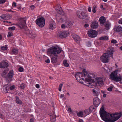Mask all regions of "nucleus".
Instances as JSON below:
<instances>
[{
    "mask_svg": "<svg viewBox=\"0 0 122 122\" xmlns=\"http://www.w3.org/2000/svg\"><path fill=\"white\" fill-rule=\"evenodd\" d=\"M100 114L102 119L106 122H114L119 119L122 116V112H117L110 114L107 112L102 106L100 109Z\"/></svg>",
    "mask_w": 122,
    "mask_h": 122,
    "instance_id": "obj_1",
    "label": "nucleus"
},
{
    "mask_svg": "<svg viewBox=\"0 0 122 122\" xmlns=\"http://www.w3.org/2000/svg\"><path fill=\"white\" fill-rule=\"evenodd\" d=\"M114 51V49L113 48H110V49L107 51L106 53L103 54L100 57L101 61L104 63L108 62L110 56L113 58V54Z\"/></svg>",
    "mask_w": 122,
    "mask_h": 122,
    "instance_id": "obj_2",
    "label": "nucleus"
},
{
    "mask_svg": "<svg viewBox=\"0 0 122 122\" xmlns=\"http://www.w3.org/2000/svg\"><path fill=\"white\" fill-rule=\"evenodd\" d=\"M61 51V48L54 46L51 47L47 49V54L50 56L57 55Z\"/></svg>",
    "mask_w": 122,
    "mask_h": 122,
    "instance_id": "obj_3",
    "label": "nucleus"
},
{
    "mask_svg": "<svg viewBox=\"0 0 122 122\" xmlns=\"http://www.w3.org/2000/svg\"><path fill=\"white\" fill-rule=\"evenodd\" d=\"M118 70H116L112 72L109 76V78L116 82L121 81L122 77L121 76H117Z\"/></svg>",
    "mask_w": 122,
    "mask_h": 122,
    "instance_id": "obj_4",
    "label": "nucleus"
},
{
    "mask_svg": "<svg viewBox=\"0 0 122 122\" xmlns=\"http://www.w3.org/2000/svg\"><path fill=\"white\" fill-rule=\"evenodd\" d=\"M36 24L40 27H43L45 24V20L43 17L39 18L37 19L36 21Z\"/></svg>",
    "mask_w": 122,
    "mask_h": 122,
    "instance_id": "obj_5",
    "label": "nucleus"
},
{
    "mask_svg": "<svg viewBox=\"0 0 122 122\" xmlns=\"http://www.w3.org/2000/svg\"><path fill=\"white\" fill-rule=\"evenodd\" d=\"M26 20L25 18H21L19 19L18 25L21 29H23L25 26Z\"/></svg>",
    "mask_w": 122,
    "mask_h": 122,
    "instance_id": "obj_6",
    "label": "nucleus"
},
{
    "mask_svg": "<svg viewBox=\"0 0 122 122\" xmlns=\"http://www.w3.org/2000/svg\"><path fill=\"white\" fill-rule=\"evenodd\" d=\"M87 34L90 37L92 38L96 37L97 35V31L92 29H91L88 30Z\"/></svg>",
    "mask_w": 122,
    "mask_h": 122,
    "instance_id": "obj_7",
    "label": "nucleus"
},
{
    "mask_svg": "<svg viewBox=\"0 0 122 122\" xmlns=\"http://www.w3.org/2000/svg\"><path fill=\"white\" fill-rule=\"evenodd\" d=\"M13 75V70L10 71L8 73L7 76H5V79L6 81L7 82H10L11 81L10 78H12Z\"/></svg>",
    "mask_w": 122,
    "mask_h": 122,
    "instance_id": "obj_8",
    "label": "nucleus"
},
{
    "mask_svg": "<svg viewBox=\"0 0 122 122\" xmlns=\"http://www.w3.org/2000/svg\"><path fill=\"white\" fill-rule=\"evenodd\" d=\"M88 78H86V81L88 82H89L92 81H93L94 79L93 78H96V77H95V75L93 73H89L88 74Z\"/></svg>",
    "mask_w": 122,
    "mask_h": 122,
    "instance_id": "obj_9",
    "label": "nucleus"
},
{
    "mask_svg": "<svg viewBox=\"0 0 122 122\" xmlns=\"http://www.w3.org/2000/svg\"><path fill=\"white\" fill-rule=\"evenodd\" d=\"M80 15L78 14L77 15L78 17L81 19H85L88 16L87 13L85 12H81L80 13Z\"/></svg>",
    "mask_w": 122,
    "mask_h": 122,
    "instance_id": "obj_10",
    "label": "nucleus"
},
{
    "mask_svg": "<svg viewBox=\"0 0 122 122\" xmlns=\"http://www.w3.org/2000/svg\"><path fill=\"white\" fill-rule=\"evenodd\" d=\"M57 35L58 37L62 38H65L67 36L66 33L64 31L59 32L57 33Z\"/></svg>",
    "mask_w": 122,
    "mask_h": 122,
    "instance_id": "obj_11",
    "label": "nucleus"
},
{
    "mask_svg": "<svg viewBox=\"0 0 122 122\" xmlns=\"http://www.w3.org/2000/svg\"><path fill=\"white\" fill-rule=\"evenodd\" d=\"M101 101L97 97H95L93 101V103L95 107L98 106L100 104Z\"/></svg>",
    "mask_w": 122,
    "mask_h": 122,
    "instance_id": "obj_12",
    "label": "nucleus"
},
{
    "mask_svg": "<svg viewBox=\"0 0 122 122\" xmlns=\"http://www.w3.org/2000/svg\"><path fill=\"white\" fill-rule=\"evenodd\" d=\"M83 73L81 74V77L84 76L85 77V80L86 81V78H88V74L87 72L86 71V70L85 69L83 70Z\"/></svg>",
    "mask_w": 122,
    "mask_h": 122,
    "instance_id": "obj_13",
    "label": "nucleus"
},
{
    "mask_svg": "<svg viewBox=\"0 0 122 122\" xmlns=\"http://www.w3.org/2000/svg\"><path fill=\"white\" fill-rule=\"evenodd\" d=\"M98 23L97 21H94L91 23V27L93 29L97 28L98 27Z\"/></svg>",
    "mask_w": 122,
    "mask_h": 122,
    "instance_id": "obj_14",
    "label": "nucleus"
},
{
    "mask_svg": "<svg viewBox=\"0 0 122 122\" xmlns=\"http://www.w3.org/2000/svg\"><path fill=\"white\" fill-rule=\"evenodd\" d=\"M56 10L61 15H63L64 14V12L62 10L61 7H57L56 9Z\"/></svg>",
    "mask_w": 122,
    "mask_h": 122,
    "instance_id": "obj_15",
    "label": "nucleus"
},
{
    "mask_svg": "<svg viewBox=\"0 0 122 122\" xmlns=\"http://www.w3.org/2000/svg\"><path fill=\"white\" fill-rule=\"evenodd\" d=\"M53 56L51 58V62L52 63H56L57 61V55H55Z\"/></svg>",
    "mask_w": 122,
    "mask_h": 122,
    "instance_id": "obj_16",
    "label": "nucleus"
},
{
    "mask_svg": "<svg viewBox=\"0 0 122 122\" xmlns=\"http://www.w3.org/2000/svg\"><path fill=\"white\" fill-rule=\"evenodd\" d=\"M122 28L121 26L117 25L115 27L114 30L117 32H119L122 30Z\"/></svg>",
    "mask_w": 122,
    "mask_h": 122,
    "instance_id": "obj_17",
    "label": "nucleus"
},
{
    "mask_svg": "<svg viewBox=\"0 0 122 122\" xmlns=\"http://www.w3.org/2000/svg\"><path fill=\"white\" fill-rule=\"evenodd\" d=\"M50 119L51 122H55L56 120V115L54 112V114L50 116Z\"/></svg>",
    "mask_w": 122,
    "mask_h": 122,
    "instance_id": "obj_18",
    "label": "nucleus"
},
{
    "mask_svg": "<svg viewBox=\"0 0 122 122\" xmlns=\"http://www.w3.org/2000/svg\"><path fill=\"white\" fill-rule=\"evenodd\" d=\"M99 20L101 24H103L105 22L106 19L104 17L102 16L100 17Z\"/></svg>",
    "mask_w": 122,
    "mask_h": 122,
    "instance_id": "obj_19",
    "label": "nucleus"
},
{
    "mask_svg": "<svg viewBox=\"0 0 122 122\" xmlns=\"http://www.w3.org/2000/svg\"><path fill=\"white\" fill-rule=\"evenodd\" d=\"M28 36L31 38L35 37L36 36V33L34 31L32 30L31 31L30 34L28 35Z\"/></svg>",
    "mask_w": 122,
    "mask_h": 122,
    "instance_id": "obj_20",
    "label": "nucleus"
},
{
    "mask_svg": "<svg viewBox=\"0 0 122 122\" xmlns=\"http://www.w3.org/2000/svg\"><path fill=\"white\" fill-rule=\"evenodd\" d=\"M55 23L53 21L51 22L50 23L49 25L50 29L53 30L55 27Z\"/></svg>",
    "mask_w": 122,
    "mask_h": 122,
    "instance_id": "obj_21",
    "label": "nucleus"
},
{
    "mask_svg": "<svg viewBox=\"0 0 122 122\" xmlns=\"http://www.w3.org/2000/svg\"><path fill=\"white\" fill-rule=\"evenodd\" d=\"M92 107H90L89 109H87L85 110L84 113L86 115H88L91 112V108Z\"/></svg>",
    "mask_w": 122,
    "mask_h": 122,
    "instance_id": "obj_22",
    "label": "nucleus"
},
{
    "mask_svg": "<svg viewBox=\"0 0 122 122\" xmlns=\"http://www.w3.org/2000/svg\"><path fill=\"white\" fill-rule=\"evenodd\" d=\"M15 101L16 103L18 104H22V102L20 100L19 98L17 96L15 97Z\"/></svg>",
    "mask_w": 122,
    "mask_h": 122,
    "instance_id": "obj_23",
    "label": "nucleus"
},
{
    "mask_svg": "<svg viewBox=\"0 0 122 122\" xmlns=\"http://www.w3.org/2000/svg\"><path fill=\"white\" fill-rule=\"evenodd\" d=\"M1 64L3 66V68H6L8 66V64L5 61H1Z\"/></svg>",
    "mask_w": 122,
    "mask_h": 122,
    "instance_id": "obj_24",
    "label": "nucleus"
},
{
    "mask_svg": "<svg viewBox=\"0 0 122 122\" xmlns=\"http://www.w3.org/2000/svg\"><path fill=\"white\" fill-rule=\"evenodd\" d=\"M106 28V29L107 30H108L110 26V23L109 22H105L104 24Z\"/></svg>",
    "mask_w": 122,
    "mask_h": 122,
    "instance_id": "obj_25",
    "label": "nucleus"
},
{
    "mask_svg": "<svg viewBox=\"0 0 122 122\" xmlns=\"http://www.w3.org/2000/svg\"><path fill=\"white\" fill-rule=\"evenodd\" d=\"M99 39L100 40H107L108 39V37L107 36H102L99 38Z\"/></svg>",
    "mask_w": 122,
    "mask_h": 122,
    "instance_id": "obj_26",
    "label": "nucleus"
},
{
    "mask_svg": "<svg viewBox=\"0 0 122 122\" xmlns=\"http://www.w3.org/2000/svg\"><path fill=\"white\" fill-rule=\"evenodd\" d=\"M77 116L79 117H83V113L82 111H80L78 112L77 114Z\"/></svg>",
    "mask_w": 122,
    "mask_h": 122,
    "instance_id": "obj_27",
    "label": "nucleus"
},
{
    "mask_svg": "<svg viewBox=\"0 0 122 122\" xmlns=\"http://www.w3.org/2000/svg\"><path fill=\"white\" fill-rule=\"evenodd\" d=\"M3 73H2L1 75L2 77H5V75L7 73V71L5 70H4L3 72Z\"/></svg>",
    "mask_w": 122,
    "mask_h": 122,
    "instance_id": "obj_28",
    "label": "nucleus"
},
{
    "mask_svg": "<svg viewBox=\"0 0 122 122\" xmlns=\"http://www.w3.org/2000/svg\"><path fill=\"white\" fill-rule=\"evenodd\" d=\"M8 14H4L3 16H0L2 19H6V17L9 16Z\"/></svg>",
    "mask_w": 122,
    "mask_h": 122,
    "instance_id": "obj_29",
    "label": "nucleus"
},
{
    "mask_svg": "<svg viewBox=\"0 0 122 122\" xmlns=\"http://www.w3.org/2000/svg\"><path fill=\"white\" fill-rule=\"evenodd\" d=\"M63 62V64L65 66L68 67L69 66V64L67 63V61L66 60H64Z\"/></svg>",
    "mask_w": 122,
    "mask_h": 122,
    "instance_id": "obj_30",
    "label": "nucleus"
},
{
    "mask_svg": "<svg viewBox=\"0 0 122 122\" xmlns=\"http://www.w3.org/2000/svg\"><path fill=\"white\" fill-rule=\"evenodd\" d=\"M1 50L3 51L6 50L7 49V45H6L5 46H2L1 47Z\"/></svg>",
    "mask_w": 122,
    "mask_h": 122,
    "instance_id": "obj_31",
    "label": "nucleus"
},
{
    "mask_svg": "<svg viewBox=\"0 0 122 122\" xmlns=\"http://www.w3.org/2000/svg\"><path fill=\"white\" fill-rule=\"evenodd\" d=\"M68 111L69 112V113H70V114H74V113L73 112L71 109V108L70 107L69 108L68 107Z\"/></svg>",
    "mask_w": 122,
    "mask_h": 122,
    "instance_id": "obj_32",
    "label": "nucleus"
},
{
    "mask_svg": "<svg viewBox=\"0 0 122 122\" xmlns=\"http://www.w3.org/2000/svg\"><path fill=\"white\" fill-rule=\"evenodd\" d=\"M80 41L81 40L79 36L77 35V43L80 44Z\"/></svg>",
    "mask_w": 122,
    "mask_h": 122,
    "instance_id": "obj_33",
    "label": "nucleus"
},
{
    "mask_svg": "<svg viewBox=\"0 0 122 122\" xmlns=\"http://www.w3.org/2000/svg\"><path fill=\"white\" fill-rule=\"evenodd\" d=\"M56 19L58 21L61 22L63 20V19L62 18L60 17L59 18L57 17Z\"/></svg>",
    "mask_w": 122,
    "mask_h": 122,
    "instance_id": "obj_34",
    "label": "nucleus"
},
{
    "mask_svg": "<svg viewBox=\"0 0 122 122\" xmlns=\"http://www.w3.org/2000/svg\"><path fill=\"white\" fill-rule=\"evenodd\" d=\"M3 89L5 91H7L9 89V88L7 87L6 86H3Z\"/></svg>",
    "mask_w": 122,
    "mask_h": 122,
    "instance_id": "obj_35",
    "label": "nucleus"
},
{
    "mask_svg": "<svg viewBox=\"0 0 122 122\" xmlns=\"http://www.w3.org/2000/svg\"><path fill=\"white\" fill-rule=\"evenodd\" d=\"M63 86V84H60L59 85V88H58V90L59 91L61 92V88L62 86Z\"/></svg>",
    "mask_w": 122,
    "mask_h": 122,
    "instance_id": "obj_36",
    "label": "nucleus"
},
{
    "mask_svg": "<svg viewBox=\"0 0 122 122\" xmlns=\"http://www.w3.org/2000/svg\"><path fill=\"white\" fill-rule=\"evenodd\" d=\"M63 86V84H60L59 85V88H58V90L59 91L61 92V88L62 86Z\"/></svg>",
    "mask_w": 122,
    "mask_h": 122,
    "instance_id": "obj_37",
    "label": "nucleus"
},
{
    "mask_svg": "<svg viewBox=\"0 0 122 122\" xmlns=\"http://www.w3.org/2000/svg\"><path fill=\"white\" fill-rule=\"evenodd\" d=\"M30 32L31 31H30L28 29H27L26 30H25V33L26 34L28 35V36L30 34Z\"/></svg>",
    "mask_w": 122,
    "mask_h": 122,
    "instance_id": "obj_38",
    "label": "nucleus"
},
{
    "mask_svg": "<svg viewBox=\"0 0 122 122\" xmlns=\"http://www.w3.org/2000/svg\"><path fill=\"white\" fill-rule=\"evenodd\" d=\"M15 27V26H13L8 28V29L9 30H14Z\"/></svg>",
    "mask_w": 122,
    "mask_h": 122,
    "instance_id": "obj_39",
    "label": "nucleus"
},
{
    "mask_svg": "<svg viewBox=\"0 0 122 122\" xmlns=\"http://www.w3.org/2000/svg\"><path fill=\"white\" fill-rule=\"evenodd\" d=\"M96 6L95 5H94L92 7V11L93 13H95L96 12V10L95 8H96Z\"/></svg>",
    "mask_w": 122,
    "mask_h": 122,
    "instance_id": "obj_40",
    "label": "nucleus"
},
{
    "mask_svg": "<svg viewBox=\"0 0 122 122\" xmlns=\"http://www.w3.org/2000/svg\"><path fill=\"white\" fill-rule=\"evenodd\" d=\"M12 51L13 53L14 54H16L17 53V51L15 49H12Z\"/></svg>",
    "mask_w": 122,
    "mask_h": 122,
    "instance_id": "obj_41",
    "label": "nucleus"
},
{
    "mask_svg": "<svg viewBox=\"0 0 122 122\" xmlns=\"http://www.w3.org/2000/svg\"><path fill=\"white\" fill-rule=\"evenodd\" d=\"M20 87L22 89H24L25 87V85L24 84H22L20 85Z\"/></svg>",
    "mask_w": 122,
    "mask_h": 122,
    "instance_id": "obj_42",
    "label": "nucleus"
},
{
    "mask_svg": "<svg viewBox=\"0 0 122 122\" xmlns=\"http://www.w3.org/2000/svg\"><path fill=\"white\" fill-rule=\"evenodd\" d=\"M113 87L112 86H110L107 89L108 91L111 92L112 91Z\"/></svg>",
    "mask_w": 122,
    "mask_h": 122,
    "instance_id": "obj_43",
    "label": "nucleus"
},
{
    "mask_svg": "<svg viewBox=\"0 0 122 122\" xmlns=\"http://www.w3.org/2000/svg\"><path fill=\"white\" fill-rule=\"evenodd\" d=\"M96 79H97V81H103V80L102 78H101L100 77H97V78L96 77Z\"/></svg>",
    "mask_w": 122,
    "mask_h": 122,
    "instance_id": "obj_44",
    "label": "nucleus"
},
{
    "mask_svg": "<svg viewBox=\"0 0 122 122\" xmlns=\"http://www.w3.org/2000/svg\"><path fill=\"white\" fill-rule=\"evenodd\" d=\"M8 34L7 35V36L8 37H10L11 36H12L13 35L12 33L10 32H8Z\"/></svg>",
    "mask_w": 122,
    "mask_h": 122,
    "instance_id": "obj_45",
    "label": "nucleus"
},
{
    "mask_svg": "<svg viewBox=\"0 0 122 122\" xmlns=\"http://www.w3.org/2000/svg\"><path fill=\"white\" fill-rule=\"evenodd\" d=\"M72 37L76 41V35H72Z\"/></svg>",
    "mask_w": 122,
    "mask_h": 122,
    "instance_id": "obj_46",
    "label": "nucleus"
},
{
    "mask_svg": "<svg viewBox=\"0 0 122 122\" xmlns=\"http://www.w3.org/2000/svg\"><path fill=\"white\" fill-rule=\"evenodd\" d=\"M111 42V43L113 44H116L117 43V41L115 40H112Z\"/></svg>",
    "mask_w": 122,
    "mask_h": 122,
    "instance_id": "obj_47",
    "label": "nucleus"
},
{
    "mask_svg": "<svg viewBox=\"0 0 122 122\" xmlns=\"http://www.w3.org/2000/svg\"><path fill=\"white\" fill-rule=\"evenodd\" d=\"M88 47H90L91 45V43L90 42H88L86 43Z\"/></svg>",
    "mask_w": 122,
    "mask_h": 122,
    "instance_id": "obj_48",
    "label": "nucleus"
},
{
    "mask_svg": "<svg viewBox=\"0 0 122 122\" xmlns=\"http://www.w3.org/2000/svg\"><path fill=\"white\" fill-rule=\"evenodd\" d=\"M77 80L78 81V82L81 83H83V81H82V79H80L78 80V78L77 77Z\"/></svg>",
    "mask_w": 122,
    "mask_h": 122,
    "instance_id": "obj_49",
    "label": "nucleus"
},
{
    "mask_svg": "<svg viewBox=\"0 0 122 122\" xmlns=\"http://www.w3.org/2000/svg\"><path fill=\"white\" fill-rule=\"evenodd\" d=\"M23 68L22 67H20L18 69L19 71L21 72L23 71Z\"/></svg>",
    "mask_w": 122,
    "mask_h": 122,
    "instance_id": "obj_50",
    "label": "nucleus"
},
{
    "mask_svg": "<svg viewBox=\"0 0 122 122\" xmlns=\"http://www.w3.org/2000/svg\"><path fill=\"white\" fill-rule=\"evenodd\" d=\"M66 24L67 25V26H71V25H72V23L71 22H66Z\"/></svg>",
    "mask_w": 122,
    "mask_h": 122,
    "instance_id": "obj_51",
    "label": "nucleus"
},
{
    "mask_svg": "<svg viewBox=\"0 0 122 122\" xmlns=\"http://www.w3.org/2000/svg\"><path fill=\"white\" fill-rule=\"evenodd\" d=\"M6 1L5 0H0V4H2L4 3Z\"/></svg>",
    "mask_w": 122,
    "mask_h": 122,
    "instance_id": "obj_52",
    "label": "nucleus"
},
{
    "mask_svg": "<svg viewBox=\"0 0 122 122\" xmlns=\"http://www.w3.org/2000/svg\"><path fill=\"white\" fill-rule=\"evenodd\" d=\"M103 81H97V83L99 84V85H101L102 84L103 82Z\"/></svg>",
    "mask_w": 122,
    "mask_h": 122,
    "instance_id": "obj_53",
    "label": "nucleus"
},
{
    "mask_svg": "<svg viewBox=\"0 0 122 122\" xmlns=\"http://www.w3.org/2000/svg\"><path fill=\"white\" fill-rule=\"evenodd\" d=\"M15 87V86L14 85L10 87V89L11 90H12L14 89Z\"/></svg>",
    "mask_w": 122,
    "mask_h": 122,
    "instance_id": "obj_54",
    "label": "nucleus"
},
{
    "mask_svg": "<svg viewBox=\"0 0 122 122\" xmlns=\"http://www.w3.org/2000/svg\"><path fill=\"white\" fill-rule=\"evenodd\" d=\"M99 93H100L99 92H97L95 93H94V94L96 96H98Z\"/></svg>",
    "mask_w": 122,
    "mask_h": 122,
    "instance_id": "obj_55",
    "label": "nucleus"
},
{
    "mask_svg": "<svg viewBox=\"0 0 122 122\" xmlns=\"http://www.w3.org/2000/svg\"><path fill=\"white\" fill-rule=\"evenodd\" d=\"M45 62L47 63H49L50 62V60L49 59H48L46 60L45 61Z\"/></svg>",
    "mask_w": 122,
    "mask_h": 122,
    "instance_id": "obj_56",
    "label": "nucleus"
},
{
    "mask_svg": "<svg viewBox=\"0 0 122 122\" xmlns=\"http://www.w3.org/2000/svg\"><path fill=\"white\" fill-rule=\"evenodd\" d=\"M36 86L37 88H39L40 87V86L38 84H36Z\"/></svg>",
    "mask_w": 122,
    "mask_h": 122,
    "instance_id": "obj_57",
    "label": "nucleus"
},
{
    "mask_svg": "<svg viewBox=\"0 0 122 122\" xmlns=\"http://www.w3.org/2000/svg\"><path fill=\"white\" fill-rule=\"evenodd\" d=\"M62 28H63L65 27V25L64 24H62L61 26Z\"/></svg>",
    "mask_w": 122,
    "mask_h": 122,
    "instance_id": "obj_58",
    "label": "nucleus"
},
{
    "mask_svg": "<svg viewBox=\"0 0 122 122\" xmlns=\"http://www.w3.org/2000/svg\"><path fill=\"white\" fill-rule=\"evenodd\" d=\"M89 24H85L84 25V27L86 28L87 27H88L89 26Z\"/></svg>",
    "mask_w": 122,
    "mask_h": 122,
    "instance_id": "obj_59",
    "label": "nucleus"
},
{
    "mask_svg": "<svg viewBox=\"0 0 122 122\" xmlns=\"http://www.w3.org/2000/svg\"><path fill=\"white\" fill-rule=\"evenodd\" d=\"M88 11L89 12H91V8L90 7H89L88 9Z\"/></svg>",
    "mask_w": 122,
    "mask_h": 122,
    "instance_id": "obj_60",
    "label": "nucleus"
},
{
    "mask_svg": "<svg viewBox=\"0 0 122 122\" xmlns=\"http://www.w3.org/2000/svg\"><path fill=\"white\" fill-rule=\"evenodd\" d=\"M30 7L32 10H33V9H34V8L35 7V6L34 5H32L30 6Z\"/></svg>",
    "mask_w": 122,
    "mask_h": 122,
    "instance_id": "obj_61",
    "label": "nucleus"
},
{
    "mask_svg": "<svg viewBox=\"0 0 122 122\" xmlns=\"http://www.w3.org/2000/svg\"><path fill=\"white\" fill-rule=\"evenodd\" d=\"M13 5L15 7L16 6V3L14 2H13Z\"/></svg>",
    "mask_w": 122,
    "mask_h": 122,
    "instance_id": "obj_62",
    "label": "nucleus"
},
{
    "mask_svg": "<svg viewBox=\"0 0 122 122\" xmlns=\"http://www.w3.org/2000/svg\"><path fill=\"white\" fill-rule=\"evenodd\" d=\"M118 23L119 24H122V20H119V21Z\"/></svg>",
    "mask_w": 122,
    "mask_h": 122,
    "instance_id": "obj_63",
    "label": "nucleus"
},
{
    "mask_svg": "<svg viewBox=\"0 0 122 122\" xmlns=\"http://www.w3.org/2000/svg\"><path fill=\"white\" fill-rule=\"evenodd\" d=\"M78 122H83V121L82 119H79Z\"/></svg>",
    "mask_w": 122,
    "mask_h": 122,
    "instance_id": "obj_64",
    "label": "nucleus"
}]
</instances>
